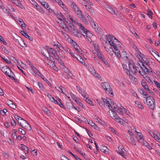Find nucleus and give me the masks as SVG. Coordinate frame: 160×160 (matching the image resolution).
<instances>
[{
    "label": "nucleus",
    "mask_w": 160,
    "mask_h": 160,
    "mask_svg": "<svg viewBox=\"0 0 160 160\" xmlns=\"http://www.w3.org/2000/svg\"><path fill=\"white\" fill-rule=\"evenodd\" d=\"M106 36L108 41L109 42L110 44L113 47L115 51V53L117 54V57L118 58L120 57V52L114 42V40H115V42H118V40L110 34L107 35Z\"/></svg>",
    "instance_id": "obj_1"
},
{
    "label": "nucleus",
    "mask_w": 160,
    "mask_h": 160,
    "mask_svg": "<svg viewBox=\"0 0 160 160\" xmlns=\"http://www.w3.org/2000/svg\"><path fill=\"white\" fill-rule=\"evenodd\" d=\"M2 71L5 73L6 75L10 78L12 80H15V78L14 77V73L12 72L11 70L7 66L2 67L1 69Z\"/></svg>",
    "instance_id": "obj_2"
},
{
    "label": "nucleus",
    "mask_w": 160,
    "mask_h": 160,
    "mask_svg": "<svg viewBox=\"0 0 160 160\" xmlns=\"http://www.w3.org/2000/svg\"><path fill=\"white\" fill-rule=\"evenodd\" d=\"M102 86L105 91L106 92L110 97L113 96V91L109 84L107 82L102 83Z\"/></svg>",
    "instance_id": "obj_3"
},
{
    "label": "nucleus",
    "mask_w": 160,
    "mask_h": 160,
    "mask_svg": "<svg viewBox=\"0 0 160 160\" xmlns=\"http://www.w3.org/2000/svg\"><path fill=\"white\" fill-rule=\"evenodd\" d=\"M78 24L80 27V32H81V33H83L82 35L84 38L88 39V38H89V37L92 36V34L87 30L81 24L78 23Z\"/></svg>",
    "instance_id": "obj_4"
},
{
    "label": "nucleus",
    "mask_w": 160,
    "mask_h": 160,
    "mask_svg": "<svg viewBox=\"0 0 160 160\" xmlns=\"http://www.w3.org/2000/svg\"><path fill=\"white\" fill-rule=\"evenodd\" d=\"M147 104L148 107L151 110H153L155 107V101L153 98L147 97L146 99Z\"/></svg>",
    "instance_id": "obj_5"
},
{
    "label": "nucleus",
    "mask_w": 160,
    "mask_h": 160,
    "mask_svg": "<svg viewBox=\"0 0 160 160\" xmlns=\"http://www.w3.org/2000/svg\"><path fill=\"white\" fill-rule=\"evenodd\" d=\"M108 113L111 118L114 119L117 122L120 124L123 123L121 121L122 119L119 118L117 113L113 110H111V111H109Z\"/></svg>",
    "instance_id": "obj_6"
},
{
    "label": "nucleus",
    "mask_w": 160,
    "mask_h": 160,
    "mask_svg": "<svg viewBox=\"0 0 160 160\" xmlns=\"http://www.w3.org/2000/svg\"><path fill=\"white\" fill-rule=\"evenodd\" d=\"M128 67L131 72L133 74L137 73V71L138 70V67H136L134 62L132 60H129L128 63Z\"/></svg>",
    "instance_id": "obj_7"
},
{
    "label": "nucleus",
    "mask_w": 160,
    "mask_h": 160,
    "mask_svg": "<svg viewBox=\"0 0 160 160\" xmlns=\"http://www.w3.org/2000/svg\"><path fill=\"white\" fill-rule=\"evenodd\" d=\"M21 119L22 122H19L20 123L19 124L21 125V126L22 128H24L28 130H30V126L29 124L27 122L22 118H21Z\"/></svg>",
    "instance_id": "obj_8"
},
{
    "label": "nucleus",
    "mask_w": 160,
    "mask_h": 160,
    "mask_svg": "<svg viewBox=\"0 0 160 160\" xmlns=\"http://www.w3.org/2000/svg\"><path fill=\"white\" fill-rule=\"evenodd\" d=\"M14 40L20 44L21 46L23 47H26L27 45L26 43L24 42L23 41L20 37H18L17 38H15Z\"/></svg>",
    "instance_id": "obj_9"
},
{
    "label": "nucleus",
    "mask_w": 160,
    "mask_h": 160,
    "mask_svg": "<svg viewBox=\"0 0 160 160\" xmlns=\"http://www.w3.org/2000/svg\"><path fill=\"white\" fill-rule=\"evenodd\" d=\"M46 52L48 54V56H47L46 55V53L43 51H42L41 53L43 54L46 58H47L48 59H49V60L52 62H53V60H54V58L52 56H51L50 55V52L48 50H47L46 51Z\"/></svg>",
    "instance_id": "obj_10"
},
{
    "label": "nucleus",
    "mask_w": 160,
    "mask_h": 160,
    "mask_svg": "<svg viewBox=\"0 0 160 160\" xmlns=\"http://www.w3.org/2000/svg\"><path fill=\"white\" fill-rule=\"evenodd\" d=\"M76 88L77 90L79 92V93L82 95L84 98H85L86 97V93L80 87L77 86Z\"/></svg>",
    "instance_id": "obj_11"
},
{
    "label": "nucleus",
    "mask_w": 160,
    "mask_h": 160,
    "mask_svg": "<svg viewBox=\"0 0 160 160\" xmlns=\"http://www.w3.org/2000/svg\"><path fill=\"white\" fill-rule=\"evenodd\" d=\"M21 33L26 38H28L31 41H32L33 40V39L32 37H30L28 33L24 31H21Z\"/></svg>",
    "instance_id": "obj_12"
},
{
    "label": "nucleus",
    "mask_w": 160,
    "mask_h": 160,
    "mask_svg": "<svg viewBox=\"0 0 160 160\" xmlns=\"http://www.w3.org/2000/svg\"><path fill=\"white\" fill-rule=\"evenodd\" d=\"M107 10L112 15L115 14L116 12L109 5L106 6Z\"/></svg>",
    "instance_id": "obj_13"
},
{
    "label": "nucleus",
    "mask_w": 160,
    "mask_h": 160,
    "mask_svg": "<svg viewBox=\"0 0 160 160\" xmlns=\"http://www.w3.org/2000/svg\"><path fill=\"white\" fill-rule=\"evenodd\" d=\"M72 30H74V33L76 36L78 37H81L82 35V33H81L78 32V30L75 29V28H72Z\"/></svg>",
    "instance_id": "obj_14"
},
{
    "label": "nucleus",
    "mask_w": 160,
    "mask_h": 160,
    "mask_svg": "<svg viewBox=\"0 0 160 160\" xmlns=\"http://www.w3.org/2000/svg\"><path fill=\"white\" fill-rule=\"evenodd\" d=\"M13 3L15 4L16 6L19 7L21 8L22 9L24 7L19 2V1L17 0H12V2Z\"/></svg>",
    "instance_id": "obj_15"
},
{
    "label": "nucleus",
    "mask_w": 160,
    "mask_h": 160,
    "mask_svg": "<svg viewBox=\"0 0 160 160\" xmlns=\"http://www.w3.org/2000/svg\"><path fill=\"white\" fill-rule=\"evenodd\" d=\"M95 48L96 49V51L97 52V55L98 57L100 58H101V57H102L103 56V55H102V54L100 53V51H99V50L98 48V45L97 46H95Z\"/></svg>",
    "instance_id": "obj_16"
},
{
    "label": "nucleus",
    "mask_w": 160,
    "mask_h": 160,
    "mask_svg": "<svg viewBox=\"0 0 160 160\" xmlns=\"http://www.w3.org/2000/svg\"><path fill=\"white\" fill-rule=\"evenodd\" d=\"M142 66H141V67L143 69V70L144 71V72H149V70L148 69V67L147 66L145 65L144 64V62H142Z\"/></svg>",
    "instance_id": "obj_17"
},
{
    "label": "nucleus",
    "mask_w": 160,
    "mask_h": 160,
    "mask_svg": "<svg viewBox=\"0 0 160 160\" xmlns=\"http://www.w3.org/2000/svg\"><path fill=\"white\" fill-rule=\"evenodd\" d=\"M117 105L114 103V102H111V103L110 104V108H109V109H111V110L112 109V110H116V109H117Z\"/></svg>",
    "instance_id": "obj_18"
},
{
    "label": "nucleus",
    "mask_w": 160,
    "mask_h": 160,
    "mask_svg": "<svg viewBox=\"0 0 160 160\" xmlns=\"http://www.w3.org/2000/svg\"><path fill=\"white\" fill-rule=\"evenodd\" d=\"M66 106L67 108L70 110L72 109L73 108H75L72 103L71 102H67L66 103Z\"/></svg>",
    "instance_id": "obj_19"
},
{
    "label": "nucleus",
    "mask_w": 160,
    "mask_h": 160,
    "mask_svg": "<svg viewBox=\"0 0 160 160\" xmlns=\"http://www.w3.org/2000/svg\"><path fill=\"white\" fill-rule=\"evenodd\" d=\"M100 150L102 152H103L106 154L108 153V149L106 147L102 146L101 147Z\"/></svg>",
    "instance_id": "obj_20"
},
{
    "label": "nucleus",
    "mask_w": 160,
    "mask_h": 160,
    "mask_svg": "<svg viewBox=\"0 0 160 160\" xmlns=\"http://www.w3.org/2000/svg\"><path fill=\"white\" fill-rule=\"evenodd\" d=\"M39 1L41 2V3L44 7L47 9H48V8L50 7L48 4L44 1Z\"/></svg>",
    "instance_id": "obj_21"
},
{
    "label": "nucleus",
    "mask_w": 160,
    "mask_h": 160,
    "mask_svg": "<svg viewBox=\"0 0 160 160\" xmlns=\"http://www.w3.org/2000/svg\"><path fill=\"white\" fill-rule=\"evenodd\" d=\"M74 48L77 52H78L81 55H83V54L82 53V51L81 49H80V48L79 46L78 45H76V46L75 47H74Z\"/></svg>",
    "instance_id": "obj_22"
},
{
    "label": "nucleus",
    "mask_w": 160,
    "mask_h": 160,
    "mask_svg": "<svg viewBox=\"0 0 160 160\" xmlns=\"http://www.w3.org/2000/svg\"><path fill=\"white\" fill-rule=\"evenodd\" d=\"M8 104L11 108L13 109H15L16 108V107L15 104L12 101H8Z\"/></svg>",
    "instance_id": "obj_23"
},
{
    "label": "nucleus",
    "mask_w": 160,
    "mask_h": 160,
    "mask_svg": "<svg viewBox=\"0 0 160 160\" xmlns=\"http://www.w3.org/2000/svg\"><path fill=\"white\" fill-rule=\"evenodd\" d=\"M112 102V101L110 98H107V100L105 102V105H106L107 106H108L109 108H110V104Z\"/></svg>",
    "instance_id": "obj_24"
},
{
    "label": "nucleus",
    "mask_w": 160,
    "mask_h": 160,
    "mask_svg": "<svg viewBox=\"0 0 160 160\" xmlns=\"http://www.w3.org/2000/svg\"><path fill=\"white\" fill-rule=\"evenodd\" d=\"M75 55H76L77 56H76L75 58H77V59L81 63H83V62L84 61V60L79 55H78V54L76 53H75Z\"/></svg>",
    "instance_id": "obj_25"
},
{
    "label": "nucleus",
    "mask_w": 160,
    "mask_h": 160,
    "mask_svg": "<svg viewBox=\"0 0 160 160\" xmlns=\"http://www.w3.org/2000/svg\"><path fill=\"white\" fill-rule=\"evenodd\" d=\"M71 7L73 9V10L75 12L76 11H77L78 10L79 8L76 5V4L72 2L71 5Z\"/></svg>",
    "instance_id": "obj_26"
},
{
    "label": "nucleus",
    "mask_w": 160,
    "mask_h": 160,
    "mask_svg": "<svg viewBox=\"0 0 160 160\" xmlns=\"http://www.w3.org/2000/svg\"><path fill=\"white\" fill-rule=\"evenodd\" d=\"M135 103L136 106L138 108H140L142 109H144L143 107L140 102L138 101H136L135 102Z\"/></svg>",
    "instance_id": "obj_27"
},
{
    "label": "nucleus",
    "mask_w": 160,
    "mask_h": 160,
    "mask_svg": "<svg viewBox=\"0 0 160 160\" xmlns=\"http://www.w3.org/2000/svg\"><path fill=\"white\" fill-rule=\"evenodd\" d=\"M141 84L142 86L143 87V88L145 90H146L148 88V85L147 84L146 82L144 80H142L141 82Z\"/></svg>",
    "instance_id": "obj_28"
},
{
    "label": "nucleus",
    "mask_w": 160,
    "mask_h": 160,
    "mask_svg": "<svg viewBox=\"0 0 160 160\" xmlns=\"http://www.w3.org/2000/svg\"><path fill=\"white\" fill-rule=\"evenodd\" d=\"M21 148L23 150H26L27 152H25V155H26V154H27L28 153V148L26 146L24 145L23 144H21Z\"/></svg>",
    "instance_id": "obj_29"
},
{
    "label": "nucleus",
    "mask_w": 160,
    "mask_h": 160,
    "mask_svg": "<svg viewBox=\"0 0 160 160\" xmlns=\"http://www.w3.org/2000/svg\"><path fill=\"white\" fill-rule=\"evenodd\" d=\"M127 139H128V142L132 144V145H136V143L132 139L129 137H128L127 136Z\"/></svg>",
    "instance_id": "obj_30"
},
{
    "label": "nucleus",
    "mask_w": 160,
    "mask_h": 160,
    "mask_svg": "<svg viewBox=\"0 0 160 160\" xmlns=\"http://www.w3.org/2000/svg\"><path fill=\"white\" fill-rule=\"evenodd\" d=\"M58 4L61 6L63 8H66V6L63 4L61 0H56V1Z\"/></svg>",
    "instance_id": "obj_31"
},
{
    "label": "nucleus",
    "mask_w": 160,
    "mask_h": 160,
    "mask_svg": "<svg viewBox=\"0 0 160 160\" xmlns=\"http://www.w3.org/2000/svg\"><path fill=\"white\" fill-rule=\"evenodd\" d=\"M75 12L78 18L81 17L82 15V11L80 10L79 9L77 11H76Z\"/></svg>",
    "instance_id": "obj_32"
},
{
    "label": "nucleus",
    "mask_w": 160,
    "mask_h": 160,
    "mask_svg": "<svg viewBox=\"0 0 160 160\" xmlns=\"http://www.w3.org/2000/svg\"><path fill=\"white\" fill-rule=\"evenodd\" d=\"M87 10L93 14L95 13L94 10L93 9L91 6H88V8H87Z\"/></svg>",
    "instance_id": "obj_33"
},
{
    "label": "nucleus",
    "mask_w": 160,
    "mask_h": 160,
    "mask_svg": "<svg viewBox=\"0 0 160 160\" xmlns=\"http://www.w3.org/2000/svg\"><path fill=\"white\" fill-rule=\"evenodd\" d=\"M153 138L157 141L160 139V134L157 132V134H155Z\"/></svg>",
    "instance_id": "obj_34"
},
{
    "label": "nucleus",
    "mask_w": 160,
    "mask_h": 160,
    "mask_svg": "<svg viewBox=\"0 0 160 160\" xmlns=\"http://www.w3.org/2000/svg\"><path fill=\"white\" fill-rule=\"evenodd\" d=\"M7 110L6 109H4L3 110H1L0 111V113L1 115L3 116L6 115V112H7Z\"/></svg>",
    "instance_id": "obj_35"
},
{
    "label": "nucleus",
    "mask_w": 160,
    "mask_h": 160,
    "mask_svg": "<svg viewBox=\"0 0 160 160\" xmlns=\"http://www.w3.org/2000/svg\"><path fill=\"white\" fill-rule=\"evenodd\" d=\"M144 78L150 84H152L153 83V82L151 80L150 78L149 77L146 76V77H144Z\"/></svg>",
    "instance_id": "obj_36"
},
{
    "label": "nucleus",
    "mask_w": 160,
    "mask_h": 160,
    "mask_svg": "<svg viewBox=\"0 0 160 160\" xmlns=\"http://www.w3.org/2000/svg\"><path fill=\"white\" fill-rule=\"evenodd\" d=\"M143 145H144L146 147H147L149 150H151L152 149V148L151 147L147 142H143Z\"/></svg>",
    "instance_id": "obj_37"
},
{
    "label": "nucleus",
    "mask_w": 160,
    "mask_h": 160,
    "mask_svg": "<svg viewBox=\"0 0 160 160\" xmlns=\"http://www.w3.org/2000/svg\"><path fill=\"white\" fill-rule=\"evenodd\" d=\"M18 131L19 133L22 135H25L26 134V132L21 128H19L18 129Z\"/></svg>",
    "instance_id": "obj_38"
},
{
    "label": "nucleus",
    "mask_w": 160,
    "mask_h": 160,
    "mask_svg": "<svg viewBox=\"0 0 160 160\" xmlns=\"http://www.w3.org/2000/svg\"><path fill=\"white\" fill-rule=\"evenodd\" d=\"M1 48L5 53L6 54H9V51L4 46H1Z\"/></svg>",
    "instance_id": "obj_39"
},
{
    "label": "nucleus",
    "mask_w": 160,
    "mask_h": 160,
    "mask_svg": "<svg viewBox=\"0 0 160 160\" xmlns=\"http://www.w3.org/2000/svg\"><path fill=\"white\" fill-rule=\"evenodd\" d=\"M86 16H87V18H88L89 21L91 23V24H92L94 22L93 21L91 18V16H89L88 14L86 15Z\"/></svg>",
    "instance_id": "obj_40"
},
{
    "label": "nucleus",
    "mask_w": 160,
    "mask_h": 160,
    "mask_svg": "<svg viewBox=\"0 0 160 160\" xmlns=\"http://www.w3.org/2000/svg\"><path fill=\"white\" fill-rule=\"evenodd\" d=\"M63 24H64V26H63L62 28H63L66 31H68L69 29L64 22H63Z\"/></svg>",
    "instance_id": "obj_41"
},
{
    "label": "nucleus",
    "mask_w": 160,
    "mask_h": 160,
    "mask_svg": "<svg viewBox=\"0 0 160 160\" xmlns=\"http://www.w3.org/2000/svg\"><path fill=\"white\" fill-rule=\"evenodd\" d=\"M65 72L70 77H72V73L70 72L68 69L66 68L65 70Z\"/></svg>",
    "instance_id": "obj_42"
},
{
    "label": "nucleus",
    "mask_w": 160,
    "mask_h": 160,
    "mask_svg": "<svg viewBox=\"0 0 160 160\" xmlns=\"http://www.w3.org/2000/svg\"><path fill=\"white\" fill-rule=\"evenodd\" d=\"M148 13H147V15L148 16V17L150 18H152V15H153V13L152 12V11L150 10H148Z\"/></svg>",
    "instance_id": "obj_43"
},
{
    "label": "nucleus",
    "mask_w": 160,
    "mask_h": 160,
    "mask_svg": "<svg viewBox=\"0 0 160 160\" xmlns=\"http://www.w3.org/2000/svg\"><path fill=\"white\" fill-rule=\"evenodd\" d=\"M56 59H57L59 63L61 65L64 66V63L63 61L61 58H56Z\"/></svg>",
    "instance_id": "obj_44"
},
{
    "label": "nucleus",
    "mask_w": 160,
    "mask_h": 160,
    "mask_svg": "<svg viewBox=\"0 0 160 160\" xmlns=\"http://www.w3.org/2000/svg\"><path fill=\"white\" fill-rule=\"evenodd\" d=\"M146 48L147 49H148L149 50V52H151L153 56H154V55L153 54V53L152 52H151V51H153V49L151 47H150L148 45H146Z\"/></svg>",
    "instance_id": "obj_45"
},
{
    "label": "nucleus",
    "mask_w": 160,
    "mask_h": 160,
    "mask_svg": "<svg viewBox=\"0 0 160 160\" xmlns=\"http://www.w3.org/2000/svg\"><path fill=\"white\" fill-rule=\"evenodd\" d=\"M136 132L137 135L141 139H144V138H143V136L142 135V134L140 132H137V131H136Z\"/></svg>",
    "instance_id": "obj_46"
},
{
    "label": "nucleus",
    "mask_w": 160,
    "mask_h": 160,
    "mask_svg": "<svg viewBox=\"0 0 160 160\" xmlns=\"http://www.w3.org/2000/svg\"><path fill=\"white\" fill-rule=\"evenodd\" d=\"M0 41L3 44L5 45H6L7 44V42L2 37L0 38Z\"/></svg>",
    "instance_id": "obj_47"
},
{
    "label": "nucleus",
    "mask_w": 160,
    "mask_h": 160,
    "mask_svg": "<svg viewBox=\"0 0 160 160\" xmlns=\"http://www.w3.org/2000/svg\"><path fill=\"white\" fill-rule=\"evenodd\" d=\"M58 88H59L60 90L57 89L60 92H61L64 93L63 91V89H65L62 86H61L59 87H58Z\"/></svg>",
    "instance_id": "obj_48"
},
{
    "label": "nucleus",
    "mask_w": 160,
    "mask_h": 160,
    "mask_svg": "<svg viewBox=\"0 0 160 160\" xmlns=\"http://www.w3.org/2000/svg\"><path fill=\"white\" fill-rule=\"evenodd\" d=\"M42 110H43L44 112L47 114H48L50 113L49 111L47 108H42Z\"/></svg>",
    "instance_id": "obj_49"
},
{
    "label": "nucleus",
    "mask_w": 160,
    "mask_h": 160,
    "mask_svg": "<svg viewBox=\"0 0 160 160\" xmlns=\"http://www.w3.org/2000/svg\"><path fill=\"white\" fill-rule=\"evenodd\" d=\"M14 118L16 119V120L18 121V123L19 124V120H21V118H22L17 115H15L14 116Z\"/></svg>",
    "instance_id": "obj_50"
},
{
    "label": "nucleus",
    "mask_w": 160,
    "mask_h": 160,
    "mask_svg": "<svg viewBox=\"0 0 160 160\" xmlns=\"http://www.w3.org/2000/svg\"><path fill=\"white\" fill-rule=\"evenodd\" d=\"M4 12L7 13L10 16H12V14L10 12L9 10L8 9L5 8L4 10Z\"/></svg>",
    "instance_id": "obj_51"
},
{
    "label": "nucleus",
    "mask_w": 160,
    "mask_h": 160,
    "mask_svg": "<svg viewBox=\"0 0 160 160\" xmlns=\"http://www.w3.org/2000/svg\"><path fill=\"white\" fill-rule=\"evenodd\" d=\"M61 17V18H62V21H63L64 22H68V20L62 14Z\"/></svg>",
    "instance_id": "obj_52"
},
{
    "label": "nucleus",
    "mask_w": 160,
    "mask_h": 160,
    "mask_svg": "<svg viewBox=\"0 0 160 160\" xmlns=\"http://www.w3.org/2000/svg\"><path fill=\"white\" fill-rule=\"evenodd\" d=\"M62 160H70L68 158L64 155H62L61 157Z\"/></svg>",
    "instance_id": "obj_53"
},
{
    "label": "nucleus",
    "mask_w": 160,
    "mask_h": 160,
    "mask_svg": "<svg viewBox=\"0 0 160 160\" xmlns=\"http://www.w3.org/2000/svg\"><path fill=\"white\" fill-rule=\"evenodd\" d=\"M43 80L45 81L46 83L48 84L49 86H50L51 87H52V86L50 82L45 78H43Z\"/></svg>",
    "instance_id": "obj_54"
},
{
    "label": "nucleus",
    "mask_w": 160,
    "mask_h": 160,
    "mask_svg": "<svg viewBox=\"0 0 160 160\" xmlns=\"http://www.w3.org/2000/svg\"><path fill=\"white\" fill-rule=\"evenodd\" d=\"M122 112H124L126 113L127 115H129V114H130V112H129L128 111V110L126 109L125 108H123V110Z\"/></svg>",
    "instance_id": "obj_55"
},
{
    "label": "nucleus",
    "mask_w": 160,
    "mask_h": 160,
    "mask_svg": "<svg viewBox=\"0 0 160 160\" xmlns=\"http://www.w3.org/2000/svg\"><path fill=\"white\" fill-rule=\"evenodd\" d=\"M50 49L51 50L50 51L51 53H52V54L55 57H56V56L57 55V54L56 52L54 53V50L52 48H51Z\"/></svg>",
    "instance_id": "obj_56"
},
{
    "label": "nucleus",
    "mask_w": 160,
    "mask_h": 160,
    "mask_svg": "<svg viewBox=\"0 0 160 160\" xmlns=\"http://www.w3.org/2000/svg\"><path fill=\"white\" fill-rule=\"evenodd\" d=\"M57 47L59 48V49L61 51H63V50H64V48L63 47H62V45H60L59 46L58 45H57Z\"/></svg>",
    "instance_id": "obj_57"
},
{
    "label": "nucleus",
    "mask_w": 160,
    "mask_h": 160,
    "mask_svg": "<svg viewBox=\"0 0 160 160\" xmlns=\"http://www.w3.org/2000/svg\"><path fill=\"white\" fill-rule=\"evenodd\" d=\"M102 61L108 67H109V64L105 58Z\"/></svg>",
    "instance_id": "obj_58"
},
{
    "label": "nucleus",
    "mask_w": 160,
    "mask_h": 160,
    "mask_svg": "<svg viewBox=\"0 0 160 160\" xmlns=\"http://www.w3.org/2000/svg\"><path fill=\"white\" fill-rule=\"evenodd\" d=\"M32 68L33 69V70L37 72V73H39V74H40V72H39L38 69L36 68V67H34V66L33 67H32Z\"/></svg>",
    "instance_id": "obj_59"
},
{
    "label": "nucleus",
    "mask_w": 160,
    "mask_h": 160,
    "mask_svg": "<svg viewBox=\"0 0 160 160\" xmlns=\"http://www.w3.org/2000/svg\"><path fill=\"white\" fill-rule=\"evenodd\" d=\"M27 63L28 64L30 67H31L32 68V67H33L34 66L29 61L27 60L26 61Z\"/></svg>",
    "instance_id": "obj_60"
},
{
    "label": "nucleus",
    "mask_w": 160,
    "mask_h": 160,
    "mask_svg": "<svg viewBox=\"0 0 160 160\" xmlns=\"http://www.w3.org/2000/svg\"><path fill=\"white\" fill-rule=\"evenodd\" d=\"M38 85L39 88L42 90H43L44 88L43 85L41 83L38 82Z\"/></svg>",
    "instance_id": "obj_61"
},
{
    "label": "nucleus",
    "mask_w": 160,
    "mask_h": 160,
    "mask_svg": "<svg viewBox=\"0 0 160 160\" xmlns=\"http://www.w3.org/2000/svg\"><path fill=\"white\" fill-rule=\"evenodd\" d=\"M68 52L72 56L73 58H75L76 56L73 53L71 52V50L69 49L68 51Z\"/></svg>",
    "instance_id": "obj_62"
},
{
    "label": "nucleus",
    "mask_w": 160,
    "mask_h": 160,
    "mask_svg": "<svg viewBox=\"0 0 160 160\" xmlns=\"http://www.w3.org/2000/svg\"><path fill=\"white\" fill-rule=\"evenodd\" d=\"M89 70L92 74L93 75L94 73H96V72L93 68H91L89 69Z\"/></svg>",
    "instance_id": "obj_63"
},
{
    "label": "nucleus",
    "mask_w": 160,
    "mask_h": 160,
    "mask_svg": "<svg viewBox=\"0 0 160 160\" xmlns=\"http://www.w3.org/2000/svg\"><path fill=\"white\" fill-rule=\"evenodd\" d=\"M146 90H147L152 95H154V93L152 91V90H150L149 88H148Z\"/></svg>",
    "instance_id": "obj_64"
}]
</instances>
